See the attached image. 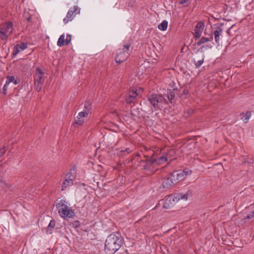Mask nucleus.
Wrapping results in <instances>:
<instances>
[{
    "mask_svg": "<svg viewBox=\"0 0 254 254\" xmlns=\"http://www.w3.org/2000/svg\"><path fill=\"white\" fill-rule=\"evenodd\" d=\"M123 244L121 234L114 233L109 235L105 241L104 251L107 254H114Z\"/></svg>",
    "mask_w": 254,
    "mask_h": 254,
    "instance_id": "obj_1",
    "label": "nucleus"
},
{
    "mask_svg": "<svg viewBox=\"0 0 254 254\" xmlns=\"http://www.w3.org/2000/svg\"><path fill=\"white\" fill-rule=\"evenodd\" d=\"M56 206L62 218H72L75 216L74 210L69 207L67 202L65 200H61L56 204Z\"/></svg>",
    "mask_w": 254,
    "mask_h": 254,
    "instance_id": "obj_2",
    "label": "nucleus"
},
{
    "mask_svg": "<svg viewBox=\"0 0 254 254\" xmlns=\"http://www.w3.org/2000/svg\"><path fill=\"white\" fill-rule=\"evenodd\" d=\"M147 98L149 103L155 110L162 108L163 105L168 103V101L165 98L164 95L152 94L148 95Z\"/></svg>",
    "mask_w": 254,
    "mask_h": 254,
    "instance_id": "obj_3",
    "label": "nucleus"
},
{
    "mask_svg": "<svg viewBox=\"0 0 254 254\" xmlns=\"http://www.w3.org/2000/svg\"><path fill=\"white\" fill-rule=\"evenodd\" d=\"M130 44L127 43L123 46L122 49L118 50L117 55L115 58V61L118 64H121L126 61L129 55Z\"/></svg>",
    "mask_w": 254,
    "mask_h": 254,
    "instance_id": "obj_4",
    "label": "nucleus"
},
{
    "mask_svg": "<svg viewBox=\"0 0 254 254\" xmlns=\"http://www.w3.org/2000/svg\"><path fill=\"white\" fill-rule=\"evenodd\" d=\"M191 171L188 169L183 170L175 171L171 173L170 175L172 178V180L174 183L177 184L179 182L185 179L187 175H190Z\"/></svg>",
    "mask_w": 254,
    "mask_h": 254,
    "instance_id": "obj_5",
    "label": "nucleus"
},
{
    "mask_svg": "<svg viewBox=\"0 0 254 254\" xmlns=\"http://www.w3.org/2000/svg\"><path fill=\"white\" fill-rule=\"evenodd\" d=\"M76 169L75 166H72L68 173L66 174V179L62 184V190L73 184V181L75 179Z\"/></svg>",
    "mask_w": 254,
    "mask_h": 254,
    "instance_id": "obj_6",
    "label": "nucleus"
},
{
    "mask_svg": "<svg viewBox=\"0 0 254 254\" xmlns=\"http://www.w3.org/2000/svg\"><path fill=\"white\" fill-rule=\"evenodd\" d=\"M13 23L8 21L5 23L0 29V38L2 40H6L12 32Z\"/></svg>",
    "mask_w": 254,
    "mask_h": 254,
    "instance_id": "obj_7",
    "label": "nucleus"
},
{
    "mask_svg": "<svg viewBox=\"0 0 254 254\" xmlns=\"http://www.w3.org/2000/svg\"><path fill=\"white\" fill-rule=\"evenodd\" d=\"M140 162L145 163V165L143 166L144 170L154 172V168L156 166L155 159L152 156L147 157L145 159L141 160Z\"/></svg>",
    "mask_w": 254,
    "mask_h": 254,
    "instance_id": "obj_8",
    "label": "nucleus"
},
{
    "mask_svg": "<svg viewBox=\"0 0 254 254\" xmlns=\"http://www.w3.org/2000/svg\"><path fill=\"white\" fill-rule=\"evenodd\" d=\"M80 9L76 5L73 6V7L70 8L66 14V17H65L63 21L64 24L67 23L68 22L71 21L76 14L79 13Z\"/></svg>",
    "mask_w": 254,
    "mask_h": 254,
    "instance_id": "obj_9",
    "label": "nucleus"
},
{
    "mask_svg": "<svg viewBox=\"0 0 254 254\" xmlns=\"http://www.w3.org/2000/svg\"><path fill=\"white\" fill-rule=\"evenodd\" d=\"M44 74L40 67H37L34 74V82L43 83L45 80Z\"/></svg>",
    "mask_w": 254,
    "mask_h": 254,
    "instance_id": "obj_10",
    "label": "nucleus"
},
{
    "mask_svg": "<svg viewBox=\"0 0 254 254\" xmlns=\"http://www.w3.org/2000/svg\"><path fill=\"white\" fill-rule=\"evenodd\" d=\"M204 24L202 22H198L195 27L194 37L196 39H199L201 35L202 32L204 28Z\"/></svg>",
    "mask_w": 254,
    "mask_h": 254,
    "instance_id": "obj_11",
    "label": "nucleus"
},
{
    "mask_svg": "<svg viewBox=\"0 0 254 254\" xmlns=\"http://www.w3.org/2000/svg\"><path fill=\"white\" fill-rule=\"evenodd\" d=\"M137 93L134 90H130L127 95L126 100L127 103H133L135 102Z\"/></svg>",
    "mask_w": 254,
    "mask_h": 254,
    "instance_id": "obj_12",
    "label": "nucleus"
},
{
    "mask_svg": "<svg viewBox=\"0 0 254 254\" xmlns=\"http://www.w3.org/2000/svg\"><path fill=\"white\" fill-rule=\"evenodd\" d=\"M177 92V89H168L167 91V97L169 101L172 103L174 102L175 94Z\"/></svg>",
    "mask_w": 254,
    "mask_h": 254,
    "instance_id": "obj_13",
    "label": "nucleus"
},
{
    "mask_svg": "<svg viewBox=\"0 0 254 254\" xmlns=\"http://www.w3.org/2000/svg\"><path fill=\"white\" fill-rule=\"evenodd\" d=\"M171 179V177L169 175L168 178L164 179L162 183V186L164 188H169L171 186L175 185V184L174 183V181H173Z\"/></svg>",
    "mask_w": 254,
    "mask_h": 254,
    "instance_id": "obj_14",
    "label": "nucleus"
},
{
    "mask_svg": "<svg viewBox=\"0 0 254 254\" xmlns=\"http://www.w3.org/2000/svg\"><path fill=\"white\" fill-rule=\"evenodd\" d=\"M222 29L219 27H217L216 29L213 32L215 41L218 45H219L220 36L222 34Z\"/></svg>",
    "mask_w": 254,
    "mask_h": 254,
    "instance_id": "obj_15",
    "label": "nucleus"
},
{
    "mask_svg": "<svg viewBox=\"0 0 254 254\" xmlns=\"http://www.w3.org/2000/svg\"><path fill=\"white\" fill-rule=\"evenodd\" d=\"M192 194V191L191 190H189L186 193L183 194L182 193H179L177 194L176 198L178 199H185L187 200L189 196H191Z\"/></svg>",
    "mask_w": 254,
    "mask_h": 254,
    "instance_id": "obj_16",
    "label": "nucleus"
},
{
    "mask_svg": "<svg viewBox=\"0 0 254 254\" xmlns=\"http://www.w3.org/2000/svg\"><path fill=\"white\" fill-rule=\"evenodd\" d=\"M213 39L212 35H211L210 37H202L200 38V39L195 44V45L198 46L201 45V44H204L206 42L210 41Z\"/></svg>",
    "mask_w": 254,
    "mask_h": 254,
    "instance_id": "obj_17",
    "label": "nucleus"
},
{
    "mask_svg": "<svg viewBox=\"0 0 254 254\" xmlns=\"http://www.w3.org/2000/svg\"><path fill=\"white\" fill-rule=\"evenodd\" d=\"M19 81V80L18 81L13 75H7L6 77V82L7 84L12 83L14 85H16L18 83Z\"/></svg>",
    "mask_w": 254,
    "mask_h": 254,
    "instance_id": "obj_18",
    "label": "nucleus"
},
{
    "mask_svg": "<svg viewBox=\"0 0 254 254\" xmlns=\"http://www.w3.org/2000/svg\"><path fill=\"white\" fill-rule=\"evenodd\" d=\"M56 225V221L53 219L51 220L49 224L47 227L46 233L49 234H51L53 232V229Z\"/></svg>",
    "mask_w": 254,
    "mask_h": 254,
    "instance_id": "obj_19",
    "label": "nucleus"
},
{
    "mask_svg": "<svg viewBox=\"0 0 254 254\" xmlns=\"http://www.w3.org/2000/svg\"><path fill=\"white\" fill-rule=\"evenodd\" d=\"M156 166H158L162 163H163L167 161V157L163 155L160 157L155 158Z\"/></svg>",
    "mask_w": 254,
    "mask_h": 254,
    "instance_id": "obj_20",
    "label": "nucleus"
},
{
    "mask_svg": "<svg viewBox=\"0 0 254 254\" xmlns=\"http://www.w3.org/2000/svg\"><path fill=\"white\" fill-rule=\"evenodd\" d=\"M204 56L202 55V56L197 61L195 59H194V64L196 68L199 67L203 64L204 62Z\"/></svg>",
    "mask_w": 254,
    "mask_h": 254,
    "instance_id": "obj_21",
    "label": "nucleus"
},
{
    "mask_svg": "<svg viewBox=\"0 0 254 254\" xmlns=\"http://www.w3.org/2000/svg\"><path fill=\"white\" fill-rule=\"evenodd\" d=\"M167 26L168 21L165 20L158 25V28L160 30L165 31L167 29Z\"/></svg>",
    "mask_w": 254,
    "mask_h": 254,
    "instance_id": "obj_22",
    "label": "nucleus"
},
{
    "mask_svg": "<svg viewBox=\"0 0 254 254\" xmlns=\"http://www.w3.org/2000/svg\"><path fill=\"white\" fill-rule=\"evenodd\" d=\"M64 34H62L60 36L57 42V45L59 47H62L65 44V39Z\"/></svg>",
    "mask_w": 254,
    "mask_h": 254,
    "instance_id": "obj_23",
    "label": "nucleus"
},
{
    "mask_svg": "<svg viewBox=\"0 0 254 254\" xmlns=\"http://www.w3.org/2000/svg\"><path fill=\"white\" fill-rule=\"evenodd\" d=\"M241 115H243V117L242 118V120L245 123H247L251 116V113L250 111H247L245 115L244 113H242Z\"/></svg>",
    "mask_w": 254,
    "mask_h": 254,
    "instance_id": "obj_24",
    "label": "nucleus"
},
{
    "mask_svg": "<svg viewBox=\"0 0 254 254\" xmlns=\"http://www.w3.org/2000/svg\"><path fill=\"white\" fill-rule=\"evenodd\" d=\"M171 198H167L164 200V203L163 204V208L168 209L171 206V205L172 204L171 202Z\"/></svg>",
    "mask_w": 254,
    "mask_h": 254,
    "instance_id": "obj_25",
    "label": "nucleus"
},
{
    "mask_svg": "<svg viewBox=\"0 0 254 254\" xmlns=\"http://www.w3.org/2000/svg\"><path fill=\"white\" fill-rule=\"evenodd\" d=\"M15 46L19 50H20V52L24 50L27 48V44L26 43H22L20 44H16Z\"/></svg>",
    "mask_w": 254,
    "mask_h": 254,
    "instance_id": "obj_26",
    "label": "nucleus"
},
{
    "mask_svg": "<svg viewBox=\"0 0 254 254\" xmlns=\"http://www.w3.org/2000/svg\"><path fill=\"white\" fill-rule=\"evenodd\" d=\"M84 122V119L83 118H81V117L77 115L76 118L75 119V124L78 125H81L83 124Z\"/></svg>",
    "mask_w": 254,
    "mask_h": 254,
    "instance_id": "obj_27",
    "label": "nucleus"
},
{
    "mask_svg": "<svg viewBox=\"0 0 254 254\" xmlns=\"http://www.w3.org/2000/svg\"><path fill=\"white\" fill-rule=\"evenodd\" d=\"M175 151L173 149H171L164 156L167 157V160L168 159H170V160H172L173 159L171 158V157L175 154Z\"/></svg>",
    "mask_w": 254,
    "mask_h": 254,
    "instance_id": "obj_28",
    "label": "nucleus"
},
{
    "mask_svg": "<svg viewBox=\"0 0 254 254\" xmlns=\"http://www.w3.org/2000/svg\"><path fill=\"white\" fill-rule=\"evenodd\" d=\"M88 114L89 112L87 110H83V111L79 112L78 115L84 119V118L88 116Z\"/></svg>",
    "mask_w": 254,
    "mask_h": 254,
    "instance_id": "obj_29",
    "label": "nucleus"
},
{
    "mask_svg": "<svg viewBox=\"0 0 254 254\" xmlns=\"http://www.w3.org/2000/svg\"><path fill=\"white\" fill-rule=\"evenodd\" d=\"M212 47V45L210 44H206L205 45L202 46L198 50V51L203 52V49H209Z\"/></svg>",
    "mask_w": 254,
    "mask_h": 254,
    "instance_id": "obj_30",
    "label": "nucleus"
},
{
    "mask_svg": "<svg viewBox=\"0 0 254 254\" xmlns=\"http://www.w3.org/2000/svg\"><path fill=\"white\" fill-rule=\"evenodd\" d=\"M19 52H20V50H19L16 46H15L13 48V52L12 53V55L13 57H15Z\"/></svg>",
    "mask_w": 254,
    "mask_h": 254,
    "instance_id": "obj_31",
    "label": "nucleus"
},
{
    "mask_svg": "<svg viewBox=\"0 0 254 254\" xmlns=\"http://www.w3.org/2000/svg\"><path fill=\"white\" fill-rule=\"evenodd\" d=\"M43 83H39L38 82H35V87L38 92H40L42 89Z\"/></svg>",
    "mask_w": 254,
    "mask_h": 254,
    "instance_id": "obj_32",
    "label": "nucleus"
},
{
    "mask_svg": "<svg viewBox=\"0 0 254 254\" xmlns=\"http://www.w3.org/2000/svg\"><path fill=\"white\" fill-rule=\"evenodd\" d=\"M91 104L90 102H86L84 105V110H87L89 112L90 109Z\"/></svg>",
    "mask_w": 254,
    "mask_h": 254,
    "instance_id": "obj_33",
    "label": "nucleus"
},
{
    "mask_svg": "<svg viewBox=\"0 0 254 254\" xmlns=\"http://www.w3.org/2000/svg\"><path fill=\"white\" fill-rule=\"evenodd\" d=\"M71 35L70 34H67L66 39H65V45H67L71 41Z\"/></svg>",
    "mask_w": 254,
    "mask_h": 254,
    "instance_id": "obj_34",
    "label": "nucleus"
},
{
    "mask_svg": "<svg viewBox=\"0 0 254 254\" xmlns=\"http://www.w3.org/2000/svg\"><path fill=\"white\" fill-rule=\"evenodd\" d=\"M8 85H9V84H7L6 82L5 85H4V86L3 87V93L4 95L6 94V91H7V87Z\"/></svg>",
    "mask_w": 254,
    "mask_h": 254,
    "instance_id": "obj_35",
    "label": "nucleus"
},
{
    "mask_svg": "<svg viewBox=\"0 0 254 254\" xmlns=\"http://www.w3.org/2000/svg\"><path fill=\"white\" fill-rule=\"evenodd\" d=\"M4 153V147L0 148V157Z\"/></svg>",
    "mask_w": 254,
    "mask_h": 254,
    "instance_id": "obj_36",
    "label": "nucleus"
},
{
    "mask_svg": "<svg viewBox=\"0 0 254 254\" xmlns=\"http://www.w3.org/2000/svg\"><path fill=\"white\" fill-rule=\"evenodd\" d=\"M189 90L188 89H185L183 90V94L187 95L189 94Z\"/></svg>",
    "mask_w": 254,
    "mask_h": 254,
    "instance_id": "obj_37",
    "label": "nucleus"
},
{
    "mask_svg": "<svg viewBox=\"0 0 254 254\" xmlns=\"http://www.w3.org/2000/svg\"><path fill=\"white\" fill-rule=\"evenodd\" d=\"M187 0H181L179 1V3L181 4H185V3H187Z\"/></svg>",
    "mask_w": 254,
    "mask_h": 254,
    "instance_id": "obj_38",
    "label": "nucleus"
},
{
    "mask_svg": "<svg viewBox=\"0 0 254 254\" xmlns=\"http://www.w3.org/2000/svg\"><path fill=\"white\" fill-rule=\"evenodd\" d=\"M188 113V116H187V117H188V116H189V115H191V114L193 113V111H192V110H191V109H190V110H189V111H188V113Z\"/></svg>",
    "mask_w": 254,
    "mask_h": 254,
    "instance_id": "obj_39",
    "label": "nucleus"
},
{
    "mask_svg": "<svg viewBox=\"0 0 254 254\" xmlns=\"http://www.w3.org/2000/svg\"><path fill=\"white\" fill-rule=\"evenodd\" d=\"M125 151H127V153H128L131 152V150L129 148H127L125 150H122L121 151V152H125Z\"/></svg>",
    "mask_w": 254,
    "mask_h": 254,
    "instance_id": "obj_40",
    "label": "nucleus"
},
{
    "mask_svg": "<svg viewBox=\"0 0 254 254\" xmlns=\"http://www.w3.org/2000/svg\"><path fill=\"white\" fill-rule=\"evenodd\" d=\"M232 26L230 27V28H229L227 30V33L228 34V35H230V29L232 28Z\"/></svg>",
    "mask_w": 254,
    "mask_h": 254,
    "instance_id": "obj_41",
    "label": "nucleus"
},
{
    "mask_svg": "<svg viewBox=\"0 0 254 254\" xmlns=\"http://www.w3.org/2000/svg\"><path fill=\"white\" fill-rule=\"evenodd\" d=\"M250 215L252 218H254V211L252 212Z\"/></svg>",
    "mask_w": 254,
    "mask_h": 254,
    "instance_id": "obj_42",
    "label": "nucleus"
},
{
    "mask_svg": "<svg viewBox=\"0 0 254 254\" xmlns=\"http://www.w3.org/2000/svg\"><path fill=\"white\" fill-rule=\"evenodd\" d=\"M31 17L30 16H29L26 18V20L28 22H30L31 20Z\"/></svg>",
    "mask_w": 254,
    "mask_h": 254,
    "instance_id": "obj_43",
    "label": "nucleus"
},
{
    "mask_svg": "<svg viewBox=\"0 0 254 254\" xmlns=\"http://www.w3.org/2000/svg\"><path fill=\"white\" fill-rule=\"evenodd\" d=\"M247 218L248 219L252 218V217H251V215L250 214L247 215Z\"/></svg>",
    "mask_w": 254,
    "mask_h": 254,
    "instance_id": "obj_44",
    "label": "nucleus"
},
{
    "mask_svg": "<svg viewBox=\"0 0 254 254\" xmlns=\"http://www.w3.org/2000/svg\"><path fill=\"white\" fill-rule=\"evenodd\" d=\"M75 227H78V225H77V224H75Z\"/></svg>",
    "mask_w": 254,
    "mask_h": 254,
    "instance_id": "obj_45",
    "label": "nucleus"
},
{
    "mask_svg": "<svg viewBox=\"0 0 254 254\" xmlns=\"http://www.w3.org/2000/svg\"><path fill=\"white\" fill-rule=\"evenodd\" d=\"M253 162H254V159L253 160Z\"/></svg>",
    "mask_w": 254,
    "mask_h": 254,
    "instance_id": "obj_46",
    "label": "nucleus"
}]
</instances>
